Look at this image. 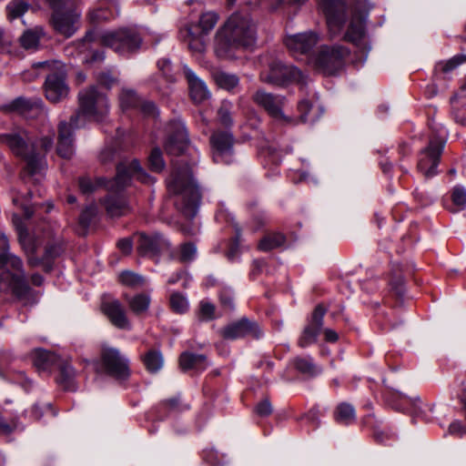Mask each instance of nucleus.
<instances>
[{"label": "nucleus", "instance_id": "f257e3e1", "mask_svg": "<svg viewBox=\"0 0 466 466\" xmlns=\"http://www.w3.org/2000/svg\"><path fill=\"white\" fill-rule=\"evenodd\" d=\"M165 150L177 157L172 162L173 169L167 178L170 194L176 197L177 209L187 218H193L198 213L200 202V189L193 177V167L198 162V152L190 146L185 124L180 120L171 121L167 127Z\"/></svg>", "mask_w": 466, "mask_h": 466}, {"label": "nucleus", "instance_id": "f03ea898", "mask_svg": "<svg viewBox=\"0 0 466 466\" xmlns=\"http://www.w3.org/2000/svg\"><path fill=\"white\" fill-rule=\"evenodd\" d=\"M257 40V26L247 13L232 14L216 35L218 56L230 58L239 47L252 46Z\"/></svg>", "mask_w": 466, "mask_h": 466}, {"label": "nucleus", "instance_id": "7ed1b4c3", "mask_svg": "<svg viewBox=\"0 0 466 466\" xmlns=\"http://www.w3.org/2000/svg\"><path fill=\"white\" fill-rule=\"evenodd\" d=\"M132 177L145 184L155 182V178L146 173L138 160L134 159L128 164L126 162L118 164L116 177L106 184L109 194L101 200L110 217L124 216L129 211L127 201L120 192L129 185Z\"/></svg>", "mask_w": 466, "mask_h": 466}, {"label": "nucleus", "instance_id": "20e7f679", "mask_svg": "<svg viewBox=\"0 0 466 466\" xmlns=\"http://www.w3.org/2000/svg\"><path fill=\"white\" fill-rule=\"evenodd\" d=\"M0 143L7 146L17 157L26 161V167L30 174L36 173L42 165L44 155L52 148L54 139L44 137L35 141L28 132L22 128L0 134Z\"/></svg>", "mask_w": 466, "mask_h": 466}, {"label": "nucleus", "instance_id": "39448f33", "mask_svg": "<svg viewBox=\"0 0 466 466\" xmlns=\"http://www.w3.org/2000/svg\"><path fill=\"white\" fill-rule=\"evenodd\" d=\"M29 290L22 259L9 252L8 239L0 233V292L23 299Z\"/></svg>", "mask_w": 466, "mask_h": 466}, {"label": "nucleus", "instance_id": "423d86ee", "mask_svg": "<svg viewBox=\"0 0 466 466\" xmlns=\"http://www.w3.org/2000/svg\"><path fill=\"white\" fill-rule=\"evenodd\" d=\"M97 42L102 46L112 48L120 55H127L137 52L142 44L139 34L130 28H121L114 31L86 32L83 39L76 42L79 52L82 53L88 48V45Z\"/></svg>", "mask_w": 466, "mask_h": 466}, {"label": "nucleus", "instance_id": "0eeeda50", "mask_svg": "<svg viewBox=\"0 0 466 466\" xmlns=\"http://www.w3.org/2000/svg\"><path fill=\"white\" fill-rule=\"evenodd\" d=\"M78 110L71 118V124L76 127H81L84 122L83 116L96 121L102 120L108 113L109 105L106 96L98 91L95 86L83 89L78 93Z\"/></svg>", "mask_w": 466, "mask_h": 466}, {"label": "nucleus", "instance_id": "6e6552de", "mask_svg": "<svg viewBox=\"0 0 466 466\" xmlns=\"http://www.w3.org/2000/svg\"><path fill=\"white\" fill-rule=\"evenodd\" d=\"M46 72L44 90L46 97L52 103H58L68 96L69 86L66 83L65 66L58 61H43L34 65Z\"/></svg>", "mask_w": 466, "mask_h": 466}, {"label": "nucleus", "instance_id": "1a4fd4ad", "mask_svg": "<svg viewBox=\"0 0 466 466\" xmlns=\"http://www.w3.org/2000/svg\"><path fill=\"white\" fill-rule=\"evenodd\" d=\"M49 3L54 29L65 37H71L80 27L81 13L76 10L75 0H49Z\"/></svg>", "mask_w": 466, "mask_h": 466}, {"label": "nucleus", "instance_id": "9d476101", "mask_svg": "<svg viewBox=\"0 0 466 466\" xmlns=\"http://www.w3.org/2000/svg\"><path fill=\"white\" fill-rule=\"evenodd\" d=\"M259 79L269 85L284 86L297 83L307 84V76L296 66L286 65L280 59L270 58L259 74Z\"/></svg>", "mask_w": 466, "mask_h": 466}, {"label": "nucleus", "instance_id": "9b49d317", "mask_svg": "<svg viewBox=\"0 0 466 466\" xmlns=\"http://www.w3.org/2000/svg\"><path fill=\"white\" fill-rule=\"evenodd\" d=\"M218 21V15L215 12L203 13L198 25H187L179 30V39L194 53H201L205 49L203 35L211 31Z\"/></svg>", "mask_w": 466, "mask_h": 466}, {"label": "nucleus", "instance_id": "f8f14e48", "mask_svg": "<svg viewBox=\"0 0 466 466\" xmlns=\"http://www.w3.org/2000/svg\"><path fill=\"white\" fill-rule=\"evenodd\" d=\"M350 50L343 46H321L317 54L309 56V64L323 75H334L344 65Z\"/></svg>", "mask_w": 466, "mask_h": 466}, {"label": "nucleus", "instance_id": "ddd939ff", "mask_svg": "<svg viewBox=\"0 0 466 466\" xmlns=\"http://www.w3.org/2000/svg\"><path fill=\"white\" fill-rule=\"evenodd\" d=\"M318 6L326 17L332 38L340 35L347 21V5L341 0H318Z\"/></svg>", "mask_w": 466, "mask_h": 466}, {"label": "nucleus", "instance_id": "4468645a", "mask_svg": "<svg viewBox=\"0 0 466 466\" xmlns=\"http://www.w3.org/2000/svg\"><path fill=\"white\" fill-rule=\"evenodd\" d=\"M343 39L360 48L365 57L371 49L367 35L366 17L359 12L352 11L343 35Z\"/></svg>", "mask_w": 466, "mask_h": 466}, {"label": "nucleus", "instance_id": "2eb2a0df", "mask_svg": "<svg viewBox=\"0 0 466 466\" xmlns=\"http://www.w3.org/2000/svg\"><path fill=\"white\" fill-rule=\"evenodd\" d=\"M101 364L108 375L117 380H127L129 377L128 360L116 348L102 347Z\"/></svg>", "mask_w": 466, "mask_h": 466}, {"label": "nucleus", "instance_id": "dca6fc26", "mask_svg": "<svg viewBox=\"0 0 466 466\" xmlns=\"http://www.w3.org/2000/svg\"><path fill=\"white\" fill-rule=\"evenodd\" d=\"M445 142L437 137L430 140L429 146L420 154L417 168L425 177L430 178L437 175V167Z\"/></svg>", "mask_w": 466, "mask_h": 466}, {"label": "nucleus", "instance_id": "f3484780", "mask_svg": "<svg viewBox=\"0 0 466 466\" xmlns=\"http://www.w3.org/2000/svg\"><path fill=\"white\" fill-rule=\"evenodd\" d=\"M218 333L224 339L228 340H235L244 337L258 339L263 336V331L258 323L247 318L229 323L219 329Z\"/></svg>", "mask_w": 466, "mask_h": 466}, {"label": "nucleus", "instance_id": "a211bd4d", "mask_svg": "<svg viewBox=\"0 0 466 466\" xmlns=\"http://www.w3.org/2000/svg\"><path fill=\"white\" fill-rule=\"evenodd\" d=\"M212 158L217 164H231L234 161V137L228 131H217L210 137Z\"/></svg>", "mask_w": 466, "mask_h": 466}, {"label": "nucleus", "instance_id": "6ab92c4d", "mask_svg": "<svg viewBox=\"0 0 466 466\" xmlns=\"http://www.w3.org/2000/svg\"><path fill=\"white\" fill-rule=\"evenodd\" d=\"M253 100L257 105L263 107L275 120L282 121L287 124L292 122V119L287 116L282 111V107L285 104V98L283 96L259 89L253 95Z\"/></svg>", "mask_w": 466, "mask_h": 466}, {"label": "nucleus", "instance_id": "aec40b11", "mask_svg": "<svg viewBox=\"0 0 466 466\" xmlns=\"http://www.w3.org/2000/svg\"><path fill=\"white\" fill-rule=\"evenodd\" d=\"M325 313L326 309L322 305H318L314 309L298 339L299 347L307 348L317 342L318 337L323 328Z\"/></svg>", "mask_w": 466, "mask_h": 466}, {"label": "nucleus", "instance_id": "412c9836", "mask_svg": "<svg viewBox=\"0 0 466 466\" xmlns=\"http://www.w3.org/2000/svg\"><path fill=\"white\" fill-rule=\"evenodd\" d=\"M319 42V35L311 31L289 35L285 39V45L292 56L299 58L306 56L309 60V52L316 46Z\"/></svg>", "mask_w": 466, "mask_h": 466}, {"label": "nucleus", "instance_id": "4be33fe9", "mask_svg": "<svg viewBox=\"0 0 466 466\" xmlns=\"http://www.w3.org/2000/svg\"><path fill=\"white\" fill-rule=\"evenodd\" d=\"M63 251L64 248L61 238L56 235H52L46 245L44 256L41 258L29 257L28 265L32 268L42 265L46 272H50L53 268V261L58 258Z\"/></svg>", "mask_w": 466, "mask_h": 466}, {"label": "nucleus", "instance_id": "5701e85b", "mask_svg": "<svg viewBox=\"0 0 466 466\" xmlns=\"http://www.w3.org/2000/svg\"><path fill=\"white\" fill-rule=\"evenodd\" d=\"M169 242L159 233L138 234L137 252L141 256L152 257L158 255L169 248Z\"/></svg>", "mask_w": 466, "mask_h": 466}, {"label": "nucleus", "instance_id": "b1692460", "mask_svg": "<svg viewBox=\"0 0 466 466\" xmlns=\"http://www.w3.org/2000/svg\"><path fill=\"white\" fill-rule=\"evenodd\" d=\"M58 137L56 152L63 158H71L75 153L74 147V130L78 129L71 124V120L66 122L60 121L58 124Z\"/></svg>", "mask_w": 466, "mask_h": 466}, {"label": "nucleus", "instance_id": "393cba45", "mask_svg": "<svg viewBox=\"0 0 466 466\" xmlns=\"http://www.w3.org/2000/svg\"><path fill=\"white\" fill-rule=\"evenodd\" d=\"M183 73L187 81L189 96L195 104H201L210 96L206 83L200 79L188 66H183Z\"/></svg>", "mask_w": 466, "mask_h": 466}, {"label": "nucleus", "instance_id": "a878e982", "mask_svg": "<svg viewBox=\"0 0 466 466\" xmlns=\"http://www.w3.org/2000/svg\"><path fill=\"white\" fill-rule=\"evenodd\" d=\"M102 310L115 327L121 329H131L126 310L117 299L104 301Z\"/></svg>", "mask_w": 466, "mask_h": 466}, {"label": "nucleus", "instance_id": "bb28decb", "mask_svg": "<svg viewBox=\"0 0 466 466\" xmlns=\"http://www.w3.org/2000/svg\"><path fill=\"white\" fill-rule=\"evenodd\" d=\"M9 359L7 352L0 353V377L21 385L25 391H28L33 386L32 380L23 371H15L11 368Z\"/></svg>", "mask_w": 466, "mask_h": 466}, {"label": "nucleus", "instance_id": "cd10ccee", "mask_svg": "<svg viewBox=\"0 0 466 466\" xmlns=\"http://www.w3.org/2000/svg\"><path fill=\"white\" fill-rule=\"evenodd\" d=\"M119 10L116 0H105L99 6L88 13L89 20L94 24H98L110 20L118 15Z\"/></svg>", "mask_w": 466, "mask_h": 466}, {"label": "nucleus", "instance_id": "c85d7f7f", "mask_svg": "<svg viewBox=\"0 0 466 466\" xmlns=\"http://www.w3.org/2000/svg\"><path fill=\"white\" fill-rule=\"evenodd\" d=\"M179 367L183 371L190 370L202 371L208 367L207 357L204 354L183 352L179 357Z\"/></svg>", "mask_w": 466, "mask_h": 466}, {"label": "nucleus", "instance_id": "c756f323", "mask_svg": "<svg viewBox=\"0 0 466 466\" xmlns=\"http://www.w3.org/2000/svg\"><path fill=\"white\" fill-rule=\"evenodd\" d=\"M57 368L59 370V373L56 377L57 383L66 390H76V371L72 365L69 362L62 360Z\"/></svg>", "mask_w": 466, "mask_h": 466}, {"label": "nucleus", "instance_id": "7c9ffc66", "mask_svg": "<svg viewBox=\"0 0 466 466\" xmlns=\"http://www.w3.org/2000/svg\"><path fill=\"white\" fill-rule=\"evenodd\" d=\"M61 360H62L56 354L48 350L39 349L35 350L33 354L34 365L38 370H46L53 367H57Z\"/></svg>", "mask_w": 466, "mask_h": 466}, {"label": "nucleus", "instance_id": "2f4dec72", "mask_svg": "<svg viewBox=\"0 0 466 466\" xmlns=\"http://www.w3.org/2000/svg\"><path fill=\"white\" fill-rule=\"evenodd\" d=\"M451 114L454 120L462 126H466V88H462L460 94L451 98Z\"/></svg>", "mask_w": 466, "mask_h": 466}, {"label": "nucleus", "instance_id": "473e14b6", "mask_svg": "<svg viewBox=\"0 0 466 466\" xmlns=\"http://www.w3.org/2000/svg\"><path fill=\"white\" fill-rule=\"evenodd\" d=\"M465 62V55H456L448 60L439 61L434 66V74L446 78L450 73Z\"/></svg>", "mask_w": 466, "mask_h": 466}, {"label": "nucleus", "instance_id": "72a5a7b5", "mask_svg": "<svg viewBox=\"0 0 466 466\" xmlns=\"http://www.w3.org/2000/svg\"><path fill=\"white\" fill-rule=\"evenodd\" d=\"M298 109L300 113V119L303 122L314 123L322 115L320 106L312 104L307 99H303L299 103Z\"/></svg>", "mask_w": 466, "mask_h": 466}, {"label": "nucleus", "instance_id": "f704fd0d", "mask_svg": "<svg viewBox=\"0 0 466 466\" xmlns=\"http://www.w3.org/2000/svg\"><path fill=\"white\" fill-rule=\"evenodd\" d=\"M298 109L300 113V119L303 122L314 123L322 115L320 106L312 104L307 99H303L299 103Z\"/></svg>", "mask_w": 466, "mask_h": 466}, {"label": "nucleus", "instance_id": "c9c22d12", "mask_svg": "<svg viewBox=\"0 0 466 466\" xmlns=\"http://www.w3.org/2000/svg\"><path fill=\"white\" fill-rule=\"evenodd\" d=\"M298 109L300 113V119L303 122L314 123L322 115L320 106L312 104L307 99H303L299 103Z\"/></svg>", "mask_w": 466, "mask_h": 466}, {"label": "nucleus", "instance_id": "e433bc0d", "mask_svg": "<svg viewBox=\"0 0 466 466\" xmlns=\"http://www.w3.org/2000/svg\"><path fill=\"white\" fill-rule=\"evenodd\" d=\"M43 106L40 98L28 99L25 97H17L10 104V108L21 115L26 116L34 109H39Z\"/></svg>", "mask_w": 466, "mask_h": 466}, {"label": "nucleus", "instance_id": "4c0bfd02", "mask_svg": "<svg viewBox=\"0 0 466 466\" xmlns=\"http://www.w3.org/2000/svg\"><path fill=\"white\" fill-rule=\"evenodd\" d=\"M335 420L343 425H350L356 420V412L354 407L347 402L338 405L335 413Z\"/></svg>", "mask_w": 466, "mask_h": 466}, {"label": "nucleus", "instance_id": "58836bf2", "mask_svg": "<svg viewBox=\"0 0 466 466\" xmlns=\"http://www.w3.org/2000/svg\"><path fill=\"white\" fill-rule=\"evenodd\" d=\"M44 36L41 27L28 29L20 36L19 41L25 49H36L40 39Z\"/></svg>", "mask_w": 466, "mask_h": 466}, {"label": "nucleus", "instance_id": "ea45409f", "mask_svg": "<svg viewBox=\"0 0 466 466\" xmlns=\"http://www.w3.org/2000/svg\"><path fill=\"white\" fill-rule=\"evenodd\" d=\"M18 238L22 248L27 255V258L29 257H35V254L40 245L38 237L31 236L25 230L20 228L18 232Z\"/></svg>", "mask_w": 466, "mask_h": 466}, {"label": "nucleus", "instance_id": "a19ab883", "mask_svg": "<svg viewBox=\"0 0 466 466\" xmlns=\"http://www.w3.org/2000/svg\"><path fill=\"white\" fill-rule=\"evenodd\" d=\"M285 242L286 237L282 233H269L259 241L258 249L265 252L270 251L274 248L282 247Z\"/></svg>", "mask_w": 466, "mask_h": 466}, {"label": "nucleus", "instance_id": "79ce46f5", "mask_svg": "<svg viewBox=\"0 0 466 466\" xmlns=\"http://www.w3.org/2000/svg\"><path fill=\"white\" fill-rule=\"evenodd\" d=\"M144 364L149 372H157L164 364V360L159 350H149L143 358Z\"/></svg>", "mask_w": 466, "mask_h": 466}, {"label": "nucleus", "instance_id": "37998d69", "mask_svg": "<svg viewBox=\"0 0 466 466\" xmlns=\"http://www.w3.org/2000/svg\"><path fill=\"white\" fill-rule=\"evenodd\" d=\"M214 79L219 87L226 90L234 89L239 83L238 76L224 71L216 72L214 74Z\"/></svg>", "mask_w": 466, "mask_h": 466}, {"label": "nucleus", "instance_id": "c03bdc74", "mask_svg": "<svg viewBox=\"0 0 466 466\" xmlns=\"http://www.w3.org/2000/svg\"><path fill=\"white\" fill-rule=\"evenodd\" d=\"M129 309L137 315L147 310L150 304V298L146 294H137L127 299Z\"/></svg>", "mask_w": 466, "mask_h": 466}, {"label": "nucleus", "instance_id": "a18cd8bd", "mask_svg": "<svg viewBox=\"0 0 466 466\" xmlns=\"http://www.w3.org/2000/svg\"><path fill=\"white\" fill-rule=\"evenodd\" d=\"M30 417L35 420H39L44 415L55 417L56 412L53 409L51 403H35L30 409Z\"/></svg>", "mask_w": 466, "mask_h": 466}, {"label": "nucleus", "instance_id": "49530a36", "mask_svg": "<svg viewBox=\"0 0 466 466\" xmlns=\"http://www.w3.org/2000/svg\"><path fill=\"white\" fill-rule=\"evenodd\" d=\"M119 281L127 287L139 288L144 286L145 279L143 276L138 275L133 271H123L119 275Z\"/></svg>", "mask_w": 466, "mask_h": 466}, {"label": "nucleus", "instance_id": "de8ad7c7", "mask_svg": "<svg viewBox=\"0 0 466 466\" xmlns=\"http://www.w3.org/2000/svg\"><path fill=\"white\" fill-rule=\"evenodd\" d=\"M216 307L208 300H201L197 311V317L200 321H209L215 319Z\"/></svg>", "mask_w": 466, "mask_h": 466}, {"label": "nucleus", "instance_id": "09e8293b", "mask_svg": "<svg viewBox=\"0 0 466 466\" xmlns=\"http://www.w3.org/2000/svg\"><path fill=\"white\" fill-rule=\"evenodd\" d=\"M29 5L24 1L13 0L6 6L7 15L10 20L21 17L27 10Z\"/></svg>", "mask_w": 466, "mask_h": 466}, {"label": "nucleus", "instance_id": "8fccbe9b", "mask_svg": "<svg viewBox=\"0 0 466 466\" xmlns=\"http://www.w3.org/2000/svg\"><path fill=\"white\" fill-rule=\"evenodd\" d=\"M232 104L229 101H223L218 110V117L220 124L226 127L233 125V118L231 116Z\"/></svg>", "mask_w": 466, "mask_h": 466}, {"label": "nucleus", "instance_id": "3c124183", "mask_svg": "<svg viewBox=\"0 0 466 466\" xmlns=\"http://www.w3.org/2000/svg\"><path fill=\"white\" fill-rule=\"evenodd\" d=\"M120 106L123 109L137 107L140 98L132 90H123L119 96Z\"/></svg>", "mask_w": 466, "mask_h": 466}, {"label": "nucleus", "instance_id": "603ef678", "mask_svg": "<svg viewBox=\"0 0 466 466\" xmlns=\"http://www.w3.org/2000/svg\"><path fill=\"white\" fill-rule=\"evenodd\" d=\"M149 168L153 172L159 173L165 167V161L162 157V152L158 147H155L151 150L148 157Z\"/></svg>", "mask_w": 466, "mask_h": 466}, {"label": "nucleus", "instance_id": "864d4df0", "mask_svg": "<svg viewBox=\"0 0 466 466\" xmlns=\"http://www.w3.org/2000/svg\"><path fill=\"white\" fill-rule=\"evenodd\" d=\"M170 307L174 312L183 314L188 309V302L183 295L176 292L170 296Z\"/></svg>", "mask_w": 466, "mask_h": 466}, {"label": "nucleus", "instance_id": "5fc2aeb1", "mask_svg": "<svg viewBox=\"0 0 466 466\" xmlns=\"http://www.w3.org/2000/svg\"><path fill=\"white\" fill-rule=\"evenodd\" d=\"M161 405L169 411L181 412L189 410V404L184 403L179 395L165 400Z\"/></svg>", "mask_w": 466, "mask_h": 466}, {"label": "nucleus", "instance_id": "6e6d98bb", "mask_svg": "<svg viewBox=\"0 0 466 466\" xmlns=\"http://www.w3.org/2000/svg\"><path fill=\"white\" fill-rule=\"evenodd\" d=\"M97 214V207L95 204L87 206L79 216V225L86 229Z\"/></svg>", "mask_w": 466, "mask_h": 466}, {"label": "nucleus", "instance_id": "4d7b16f0", "mask_svg": "<svg viewBox=\"0 0 466 466\" xmlns=\"http://www.w3.org/2000/svg\"><path fill=\"white\" fill-rule=\"evenodd\" d=\"M452 203L457 207L458 210L466 208V188L461 186H456L451 191Z\"/></svg>", "mask_w": 466, "mask_h": 466}, {"label": "nucleus", "instance_id": "13d9d810", "mask_svg": "<svg viewBox=\"0 0 466 466\" xmlns=\"http://www.w3.org/2000/svg\"><path fill=\"white\" fill-rule=\"evenodd\" d=\"M197 255V248L191 242L184 243L180 246L178 259L181 262H190Z\"/></svg>", "mask_w": 466, "mask_h": 466}, {"label": "nucleus", "instance_id": "bf43d9fd", "mask_svg": "<svg viewBox=\"0 0 466 466\" xmlns=\"http://www.w3.org/2000/svg\"><path fill=\"white\" fill-rule=\"evenodd\" d=\"M294 366L304 374L314 375L316 373V368L311 359L298 358L294 360Z\"/></svg>", "mask_w": 466, "mask_h": 466}, {"label": "nucleus", "instance_id": "052dcab7", "mask_svg": "<svg viewBox=\"0 0 466 466\" xmlns=\"http://www.w3.org/2000/svg\"><path fill=\"white\" fill-rule=\"evenodd\" d=\"M13 203L15 206H17L21 208V209L24 212V216L26 218H30L33 215V208L28 204V199L26 198V196L16 194L13 197Z\"/></svg>", "mask_w": 466, "mask_h": 466}, {"label": "nucleus", "instance_id": "680f3d73", "mask_svg": "<svg viewBox=\"0 0 466 466\" xmlns=\"http://www.w3.org/2000/svg\"><path fill=\"white\" fill-rule=\"evenodd\" d=\"M239 242H240V231L238 228H236V236L230 244L228 250L226 253V256L229 261H234L239 253Z\"/></svg>", "mask_w": 466, "mask_h": 466}, {"label": "nucleus", "instance_id": "e2e57ef3", "mask_svg": "<svg viewBox=\"0 0 466 466\" xmlns=\"http://www.w3.org/2000/svg\"><path fill=\"white\" fill-rule=\"evenodd\" d=\"M272 405L268 399L262 400L255 407V412L260 417H267L272 413Z\"/></svg>", "mask_w": 466, "mask_h": 466}, {"label": "nucleus", "instance_id": "0e129e2a", "mask_svg": "<svg viewBox=\"0 0 466 466\" xmlns=\"http://www.w3.org/2000/svg\"><path fill=\"white\" fill-rule=\"evenodd\" d=\"M78 184L81 192L84 194L92 193L96 187V186L88 177H80Z\"/></svg>", "mask_w": 466, "mask_h": 466}, {"label": "nucleus", "instance_id": "69168bd1", "mask_svg": "<svg viewBox=\"0 0 466 466\" xmlns=\"http://www.w3.org/2000/svg\"><path fill=\"white\" fill-rule=\"evenodd\" d=\"M116 246L122 253L128 255L133 249V241L130 238H121L117 241Z\"/></svg>", "mask_w": 466, "mask_h": 466}, {"label": "nucleus", "instance_id": "338daca9", "mask_svg": "<svg viewBox=\"0 0 466 466\" xmlns=\"http://www.w3.org/2000/svg\"><path fill=\"white\" fill-rule=\"evenodd\" d=\"M145 115L155 116L157 114V106L154 103L149 101H142L137 106Z\"/></svg>", "mask_w": 466, "mask_h": 466}, {"label": "nucleus", "instance_id": "774afa93", "mask_svg": "<svg viewBox=\"0 0 466 466\" xmlns=\"http://www.w3.org/2000/svg\"><path fill=\"white\" fill-rule=\"evenodd\" d=\"M97 81L100 85L109 88L115 83V78L108 72H103L98 75Z\"/></svg>", "mask_w": 466, "mask_h": 466}]
</instances>
